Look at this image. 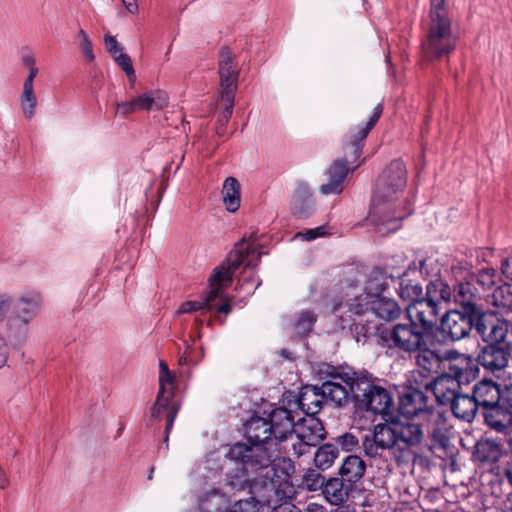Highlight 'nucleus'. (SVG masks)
Instances as JSON below:
<instances>
[{
    "label": "nucleus",
    "instance_id": "f257e3e1",
    "mask_svg": "<svg viewBox=\"0 0 512 512\" xmlns=\"http://www.w3.org/2000/svg\"><path fill=\"white\" fill-rule=\"evenodd\" d=\"M245 434L250 445L236 443L233 445L226 457L241 466L242 476H237L235 480L230 481L232 488H242L245 483L250 481L249 473L257 472L260 469L269 472H275L276 465L282 462L287 469L291 468L289 462L280 456L281 448L274 442L271 435V425L269 420L256 417L252 418L245 425Z\"/></svg>",
    "mask_w": 512,
    "mask_h": 512
},
{
    "label": "nucleus",
    "instance_id": "f03ea898",
    "mask_svg": "<svg viewBox=\"0 0 512 512\" xmlns=\"http://www.w3.org/2000/svg\"><path fill=\"white\" fill-rule=\"evenodd\" d=\"M406 183V167L400 159L393 160L378 178L367 217L377 233L386 235L397 231L410 214L409 201L400 200Z\"/></svg>",
    "mask_w": 512,
    "mask_h": 512
},
{
    "label": "nucleus",
    "instance_id": "7ed1b4c3",
    "mask_svg": "<svg viewBox=\"0 0 512 512\" xmlns=\"http://www.w3.org/2000/svg\"><path fill=\"white\" fill-rule=\"evenodd\" d=\"M334 379H340L349 386L355 407L360 411L387 415L393 404L390 392L374 383L367 372H355L349 367L328 368Z\"/></svg>",
    "mask_w": 512,
    "mask_h": 512
},
{
    "label": "nucleus",
    "instance_id": "20e7f679",
    "mask_svg": "<svg viewBox=\"0 0 512 512\" xmlns=\"http://www.w3.org/2000/svg\"><path fill=\"white\" fill-rule=\"evenodd\" d=\"M259 258L260 253L242 241L236 244L225 261L214 268L209 277L208 301L221 299L222 303L216 307L218 313L227 315L232 311L233 298L223 295V290L231 285L235 271L241 266L254 267Z\"/></svg>",
    "mask_w": 512,
    "mask_h": 512
},
{
    "label": "nucleus",
    "instance_id": "39448f33",
    "mask_svg": "<svg viewBox=\"0 0 512 512\" xmlns=\"http://www.w3.org/2000/svg\"><path fill=\"white\" fill-rule=\"evenodd\" d=\"M448 359V373L437 377L430 386H427L441 405H450L459 393L461 385L469 384L479 372L473 358L469 355L449 351Z\"/></svg>",
    "mask_w": 512,
    "mask_h": 512
},
{
    "label": "nucleus",
    "instance_id": "423d86ee",
    "mask_svg": "<svg viewBox=\"0 0 512 512\" xmlns=\"http://www.w3.org/2000/svg\"><path fill=\"white\" fill-rule=\"evenodd\" d=\"M382 113L381 105H377L373 116L361 127L350 130L347 136V142L344 145V160H336L328 169V182L320 186V192L323 195L340 194L343 191V182L348 174V163L356 161L362 152L363 142L368 133L378 121Z\"/></svg>",
    "mask_w": 512,
    "mask_h": 512
},
{
    "label": "nucleus",
    "instance_id": "0eeeda50",
    "mask_svg": "<svg viewBox=\"0 0 512 512\" xmlns=\"http://www.w3.org/2000/svg\"><path fill=\"white\" fill-rule=\"evenodd\" d=\"M399 411L406 419L425 422L426 432L433 441L445 445L449 430L447 418L440 410L428 406L422 391L412 389L403 393L399 398Z\"/></svg>",
    "mask_w": 512,
    "mask_h": 512
},
{
    "label": "nucleus",
    "instance_id": "6e6552de",
    "mask_svg": "<svg viewBox=\"0 0 512 512\" xmlns=\"http://www.w3.org/2000/svg\"><path fill=\"white\" fill-rule=\"evenodd\" d=\"M430 25L422 43L423 55L427 59L450 54L456 47L458 32L445 7V0H431Z\"/></svg>",
    "mask_w": 512,
    "mask_h": 512
},
{
    "label": "nucleus",
    "instance_id": "1a4fd4ad",
    "mask_svg": "<svg viewBox=\"0 0 512 512\" xmlns=\"http://www.w3.org/2000/svg\"><path fill=\"white\" fill-rule=\"evenodd\" d=\"M328 368L336 367L326 364L320 369V374L328 378L321 387L307 385L300 391L298 406L309 417L321 410L324 400L330 401L336 406H342L348 400V390L341 384L340 379L333 378Z\"/></svg>",
    "mask_w": 512,
    "mask_h": 512
},
{
    "label": "nucleus",
    "instance_id": "9d476101",
    "mask_svg": "<svg viewBox=\"0 0 512 512\" xmlns=\"http://www.w3.org/2000/svg\"><path fill=\"white\" fill-rule=\"evenodd\" d=\"M500 385L492 380L484 379L473 388V396L478 406L483 407L486 423L498 432L507 433V414L499 418L498 406L501 400Z\"/></svg>",
    "mask_w": 512,
    "mask_h": 512
},
{
    "label": "nucleus",
    "instance_id": "9b49d317",
    "mask_svg": "<svg viewBox=\"0 0 512 512\" xmlns=\"http://www.w3.org/2000/svg\"><path fill=\"white\" fill-rule=\"evenodd\" d=\"M396 450L398 458L415 457L425 440L426 426L423 421L395 420Z\"/></svg>",
    "mask_w": 512,
    "mask_h": 512
},
{
    "label": "nucleus",
    "instance_id": "f8f14e48",
    "mask_svg": "<svg viewBox=\"0 0 512 512\" xmlns=\"http://www.w3.org/2000/svg\"><path fill=\"white\" fill-rule=\"evenodd\" d=\"M428 336L427 333L409 322L394 325L386 333L385 340L390 348L412 355V352L420 348Z\"/></svg>",
    "mask_w": 512,
    "mask_h": 512
},
{
    "label": "nucleus",
    "instance_id": "ddd939ff",
    "mask_svg": "<svg viewBox=\"0 0 512 512\" xmlns=\"http://www.w3.org/2000/svg\"><path fill=\"white\" fill-rule=\"evenodd\" d=\"M296 441L292 442L293 454L297 457L307 453L309 447L316 446L325 438V430L318 418L308 416L296 422Z\"/></svg>",
    "mask_w": 512,
    "mask_h": 512
},
{
    "label": "nucleus",
    "instance_id": "4468645a",
    "mask_svg": "<svg viewBox=\"0 0 512 512\" xmlns=\"http://www.w3.org/2000/svg\"><path fill=\"white\" fill-rule=\"evenodd\" d=\"M362 447L365 455L370 458L381 456L388 449L396 453L395 420L375 425L372 434L365 436Z\"/></svg>",
    "mask_w": 512,
    "mask_h": 512
},
{
    "label": "nucleus",
    "instance_id": "2eb2a0df",
    "mask_svg": "<svg viewBox=\"0 0 512 512\" xmlns=\"http://www.w3.org/2000/svg\"><path fill=\"white\" fill-rule=\"evenodd\" d=\"M169 103L168 94L159 89L146 91L130 101L118 102L116 104V113L122 116L138 111L161 110Z\"/></svg>",
    "mask_w": 512,
    "mask_h": 512
},
{
    "label": "nucleus",
    "instance_id": "dca6fc26",
    "mask_svg": "<svg viewBox=\"0 0 512 512\" xmlns=\"http://www.w3.org/2000/svg\"><path fill=\"white\" fill-rule=\"evenodd\" d=\"M475 322L474 312L451 310L441 320V331L451 341H459L470 334Z\"/></svg>",
    "mask_w": 512,
    "mask_h": 512
},
{
    "label": "nucleus",
    "instance_id": "f3484780",
    "mask_svg": "<svg viewBox=\"0 0 512 512\" xmlns=\"http://www.w3.org/2000/svg\"><path fill=\"white\" fill-rule=\"evenodd\" d=\"M239 69L235 63L231 51L223 48L219 56V75L221 86V99H227L231 104V97L237 89Z\"/></svg>",
    "mask_w": 512,
    "mask_h": 512
},
{
    "label": "nucleus",
    "instance_id": "a211bd4d",
    "mask_svg": "<svg viewBox=\"0 0 512 512\" xmlns=\"http://www.w3.org/2000/svg\"><path fill=\"white\" fill-rule=\"evenodd\" d=\"M475 330L487 345L510 344L506 341L508 325L494 315H481L476 319Z\"/></svg>",
    "mask_w": 512,
    "mask_h": 512
},
{
    "label": "nucleus",
    "instance_id": "6ab92c4d",
    "mask_svg": "<svg viewBox=\"0 0 512 512\" xmlns=\"http://www.w3.org/2000/svg\"><path fill=\"white\" fill-rule=\"evenodd\" d=\"M512 354V344L486 345L478 355L481 366L491 372L503 371L509 364Z\"/></svg>",
    "mask_w": 512,
    "mask_h": 512
},
{
    "label": "nucleus",
    "instance_id": "aec40b11",
    "mask_svg": "<svg viewBox=\"0 0 512 512\" xmlns=\"http://www.w3.org/2000/svg\"><path fill=\"white\" fill-rule=\"evenodd\" d=\"M406 313L412 324L429 335L434 326L439 309L431 304V302L420 299L409 304L406 308Z\"/></svg>",
    "mask_w": 512,
    "mask_h": 512
},
{
    "label": "nucleus",
    "instance_id": "412c9836",
    "mask_svg": "<svg viewBox=\"0 0 512 512\" xmlns=\"http://www.w3.org/2000/svg\"><path fill=\"white\" fill-rule=\"evenodd\" d=\"M271 435L274 442H282L292 437L296 422L292 413L285 408H277L270 414Z\"/></svg>",
    "mask_w": 512,
    "mask_h": 512
},
{
    "label": "nucleus",
    "instance_id": "4be33fe9",
    "mask_svg": "<svg viewBox=\"0 0 512 512\" xmlns=\"http://www.w3.org/2000/svg\"><path fill=\"white\" fill-rule=\"evenodd\" d=\"M347 296L351 297L347 299L345 304L340 303L333 308V312L341 318V328H345L346 326L345 320L341 314L343 309L347 308L349 312L360 316L371 310V306L374 305L375 300L368 297L367 294H364V292L360 290H354V287L352 288V293H347Z\"/></svg>",
    "mask_w": 512,
    "mask_h": 512
},
{
    "label": "nucleus",
    "instance_id": "5701e85b",
    "mask_svg": "<svg viewBox=\"0 0 512 512\" xmlns=\"http://www.w3.org/2000/svg\"><path fill=\"white\" fill-rule=\"evenodd\" d=\"M41 305L42 296L39 292H26L18 298L13 312L31 322L36 317Z\"/></svg>",
    "mask_w": 512,
    "mask_h": 512
},
{
    "label": "nucleus",
    "instance_id": "b1692460",
    "mask_svg": "<svg viewBox=\"0 0 512 512\" xmlns=\"http://www.w3.org/2000/svg\"><path fill=\"white\" fill-rule=\"evenodd\" d=\"M351 490V484H346L344 479L331 478L325 483L322 492L328 503L339 506L348 499Z\"/></svg>",
    "mask_w": 512,
    "mask_h": 512
},
{
    "label": "nucleus",
    "instance_id": "393cba45",
    "mask_svg": "<svg viewBox=\"0 0 512 512\" xmlns=\"http://www.w3.org/2000/svg\"><path fill=\"white\" fill-rule=\"evenodd\" d=\"M412 355H414L417 366L425 372H437L440 367L441 356L436 350L430 348L428 339L420 348L413 351Z\"/></svg>",
    "mask_w": 512,
    "mask_h": 512
},
{
    "label": "nucleus",
    "instance_id": "a878e982",
    "mask_svg": "<svg viewBox=\"0 0 512 512\" xmlns=\"http://www.w3.org/2000/svg\"><path fill=\"white\" fill-rule=\"evenodd\" d=\"M503 453L501 441L498 439H482L475 446L474 456L481 463H495Z\"/></svg>",
    "mask_w": 512,
    "mask_h": 512
},
{
    "label": "nucleus",
    "instance_id": "bb28decb",
    "mask_svg": "<svg viewBox=\"0 0 512 512\" xmlns=\"http://www.w3.org/2000/svg\"><path fill=\"white\" fill-rule=\"evenodd\" d=\"M449 406L456 418L467 422H471L475 418L478 409L474 396L460 393Z\"/></svg>",
    "mask_w": 512,
    "mask_h": 512
},
{
    "label": "nucleus",
    "instance_id": "cd10ccee",
    "mask_svg": "<svg viewBox=\"0 0 512 512\" xmlns=\"http://www.w3.org/2000/svg\"><path fill=\"white\" fill-rule=\"evenodd\" d=\"M292 212L302 218L308 216L314 207L311 189L304 184H299L291 200Z\"/></svg>",
    "mask_w": 512,
    "mask_h": 512
},
{
    "label": "nucleus",
    "instance_id": "c85d7f7f",
    "mask_svg": "<svg viewBox=\"0 0 512 512\" xmlns=\"http://www.w3.org/2000/svg\"><path fill=\"white\" fill-rule=\"evenodd\" d=\"M366 464L357 455L347 456L339 470L342 479L351 483L358 482L365 474Z\"/></svg>",
    "mask_w": 512,
    "mask_h": 512
},
{
    "label": "nucleus",
    "instance_id": "c756f323",
    "mask_svg": "<svg viewBox=\"0 0 512 512\" xmlns=\"http://www.w3.org/2000/svg\"><path fill=\"white\" fill-rule=\"evenodd\" d=\"M424 299L439 309L442 303L447 304L452 300V290L443 280L436 279L427 285Z\"/></svg>",
    "mask_w": 512,
    "mask_h": 512
},
{
    "label": "nucleus",
    "instance_id": "7c9ffc66",
    "mask_svg": "<svg viewBox=\"0 0 512 512\" xmlns=\"http://www.w3.org/2000/svg\"><path fill=\"white\" fill-rule=\"evenodd\" d=\"M371 311L376 317L388 322L398 319L402 313L395 300L385 297L375 299Z\"/></svg>",
    "mask_w": 512,
    "mask_h": 512
},
{
    "label": "nucleus",
    "instance_id": "2f4dec72",
    "mask_svg": "<svg viewBox=\"0 0 512 512\" xmlns=\"http://www.w3.org/2000/svg\"><path fill=\"white\" fill-rule=\"evenodd\" d=\"M222 199L225 208L229 212L239 209L241 203L240 183L234 177H227L222 187Z\"/></svg>",
    "mask_w": 512,
    "mask_h": 512
},
{
    "label": "nucleus",
    "instance_id": "473e14b6",
    "mask_svg": "<svg viewBox=\"0 0 512 512\" xmlns=\"http://www.w3.org/2000/svg\"><path fill=\"white\" fill-rule=\"evenodd\" d=\"M452 298L455 303L462 306L465 311L474 312L475 300L477 298L476 288L469 282H461L452 291Z\"/></svg>",
    "mask_w": 512,
    "mask_h": 512
},
{
    "label": "nucleus",
    "instance_id": "72a5a7b5",
    "mask_svg": "<svg viewBox=\"0 0 512 512\" xmlns=\"http://www.w3.org/2000/svg\"><path fill=\"white\" fill-rule=\"evenodd\" d=\"M172 398L169 396L163 395V404L158 403V398L151 410V416L153 418H160L164 412H167V422L165 427V439L164 441L168 442V435L170 430L172 429L175 417L177 415V408L171 403Z\"/></svg>",
    "mask_w": 512,
    "mask_h": 512
},
{
    "label": "nucleus",
    "instance_id": "f704fd0d",
    "mask_svg": "<svg viewBox=\"0 0 512 512\" xmlns=\"http://www.w3.org/2000/svg\"><path fill=\"white\" fill-rule=\"evenodd\" d=\"M387 286L386 278L382 271L374 270L368 277L364 287H354V290H360L368 297L377 299Z\"/></svg>",
    "mask_w": 512,
    "mask_h": 512
},
{
    "label": "nucleus",
    "instance_id": "c9c22d12",
    "mask_svg": "<svg viewBox=\"0 0 512 512\" xmlns=\"http://www.w3.org/2000/svg\"><path fill=\"white\" fill-rule=\"evenodd\" d=\"M175 389V380L173 373L169 370L164 360L159 362V392L158 403L163 404V395L173 397Z\"/></svg>",
    "mask_w": 512,
    "mask_h": 512
},
{
    "label": "nucleus",
    "instance_id": "e433bc0d",
    "mask_svg": "<svg viewBox=\"0 0 512 512\" xmlns=\"http://www.w3.org/2000/svg\"><path fill=\"white\" fill-rule=\"evenodd\" d=\"M20 106L24 116L27 119L34 117L37 107V96L35 93L34 85L23 84L22 92L20 95Z\"/></svg>",
    "mask_w": 512,
    "mask_h": 512
},
{
    "label": "nucleus",
    "instance_id": "4c0bfd02",
    "mask_svg": "<svg viewBox=\"0 0 512 512\" xmlns=\"http://www.w3.org/2000/svg\"><path fill=\"white\" fill-rule=\"evenodd\" d=\"M338 455L339 451L336 446L332 444H325L318 448V450L315 453V465L321 470L328 469L329 467L332 466Z\"/></svg>",
    "mask_w": 512,
    "mask_h": 512
},
{
    "label": "nucleus",
    "instance_id": "58836bf2",
    "mask_svg": "<svg viewBox=\"0 0 512 512\" xmlns=\"http://www.w3.org/2000/svg\"><path fill=\"white\" fill-rule=\"evenodd\" d=\"M31 322L12 312L7 321V332L11 338L24 339Z\"/></svg>",
    "mask_w": 512,
    "mask_h": 512
},
{
    "label": "nucleus",
    "instance_id": "ea45409f",
    "mask_svg": "<svg viewBox=\"0 0 512 512\" xmlns=\"http://www.w3.org/2000/svg\"><path fill=\"white\" fill-rule=\"evenodd\" d=\"M291 465V468L288 470L287 469V466H285L282 462L280 463V465H276L275 467V472L276 474H274L273 471L269 472L268 476H267V473H266V470L264 469H260L258 470L256 473L260 472L261 475L264 477V479L261 481L262 484L264 486L270 484L271 488L274 489L275 486H276V481H275V478L277 479H281L282 476H284V481H287V478L289 477V474L290 472L293 470V465L291 463V461H288ZM252 472H250L249 474H251Z\"/></svg>",
    "mask_w": 512,
    "mask_h": 512
},
{
    "label": "nucleus",
    "instance_id": "a19ab883",
    "mask_svg": "<svg viewBox=\"0 0 512 512\" xmlns=\"http://www.w3.org/2000/svg\"><path fill=\"white\" fill-rule=\"evenodd\" d=\"M214 300L208 301V292L205 294L203 301H186L178 308V314L192 313L195 311H211L217 306L213 304Z\"/></svg>",
    "mask_w": 512,
    "mask_h": 512
},
{
    "label": "nucleus",
    "instance_id": "79ce46f5",
    "mask_svg": "<svg viewBox=\"0 0 512 512\" xmlns=\"http://www.w3.org/2000/svg\"><path fill=\"white\" fill-rule=\"evenodd\" d=\"M501 400L499 401L498 413L499 418H502V413H506L507 418V431L510 429L509 422L511 421L512 413V384L505 385L500 389Z\"/></svg>",
    "mask_w": 512,
    "mask_h": 512
},
{
    "label": "nucleus",
    "instance_id": "37998d69",
    "mask_svg": "<svg viewBox=\"0 0 512 512\" xmlns=\"http://www.w3.org/2000/svg\"><path fill=\"white\" fill-rule=\"evenodd\" d=\"M349 326L357 342L366 341V339L373 336L377 330V325L369 321L365 324L362 322H355Z\"/></svg>",
    "mask_w": 512,
    "mask_h": 512
},
{
    "label": "nucleus",
    "instance_id": "c03bdc74",
    "mask_svg": "<svg viewBox=\"0 0 512 512\" xmlns=\"http://www.w3.org/2000/svg\"><path fill=\"white\" fill-rule=\"evenodd\" d=\"M324 476L315 469H308L302 477V486L309 491L323 490Z\"/></svg>",
    "mask_w": 512,
    "mask_h": 512
},
{
    "label": "nucleus",
    "instance_id": "a18cd8bd",
    "mask_svg": "<svg viewBox=\"0 0 512 512\" xmlns=\"http://www.w3.org/2000/svg\"><path fill=\"white\" fill-rule=\"evenodd\" d=\"M422 286L414 281L402 280L399 287V296L412 302L419 300L418 298L422 295Z\"/></svg>",
    "mask_w": 512,
    "mask_h": 512
},
{
    "label": "nucleus",
    "instance_id": "49530a36",
    "mask_svg": "<svg viewBox=\"0 0 512 512\" xmlns=\"http://www.w3.org/2000/svg\"><path fill=\"white\" fill-rule=\"evenodd\" d=\"M77 40H78L79 48H80L84 58L88 62L94 61L95 56L93 53L92 42H91L88 34L83 29H80L77 32Z\"/></svg>",
    "mask_w": 512,
    "mask_h": 512
},
{
    "label": "nucleus",
    "instance_id": "de8ad7c7",
    "mask_svg": "<svg viewBox=\"0 0 512 512\" xmlns=\"http://www.w3.org/2000/svg\"><path fill=\"white\" fill-rule=\"evenodd\" d=\"M315 319L316 318L312 312H302L295 325L296 333L299 335H307L311 331Z\"/></svg>",
    "mask_w": 512,
    "mask_h": 512
},
{
    "label": "nucleus",
    "instance_id": "09e8293b",
    "mask_svg": "<svg viewBox=\"0 0 512 512\" xmlns=\"http://www.w3.org/2000/svg\"><path fill=\"white\" fill-rule=\"evenodd\" d=\"M229 512H260L259 502L253 497L237 501Z\"/></svg>",
    "mask_w": 512,
    "mask_h": 512
},
{
    "label": "nucleus",
    "instance_id": "8fccbe9b",
    "mask_svg": "<svg viewBox=\"0 0 512 512\" xmlns=\"http://www.w3.org/2000/svg\"><path fill=\"white\" fill-rule=\"evenodd\" d=\"M259 285L260 282H256L255 276L252 273L247 276H243L239 280V289L244 290L246 295L253 294Z\"/></svg>",
    "mask_w": 512,
    "mask_h": 512
},
{
    "label": "nucleus",
    "instance_id": "3c124183",
    "mask_svg": "<svg viewBox=\"0 0 512 512\" xmlns=\"http://www.w3.org/2000/svg\"><path fill=\"white\" fill-rule=\"evenodd\" d=\"M337 443L345 451H352L358 446V439L352 433H345L337 438Z\"/></svg>",
    "mask_w": 512,
    "mask_h": 512
},
{
    "label": "nucleus",
    "instance_id": "603ef678",
    "mask_svg": "<svg viewBox=\"0 0 512 512\" xmlns=\"http://www.w3.org/2000/svg\"><path fill=\"white\" fill-rule=\"evenodd\" d=\"M104 45L107 52L111 55L112 58L116 57L118 53L123 52V48L119 45L116 38L109 33L104 35Z\"/></svg>",
    "mask_w": 512,
    "mask_h": 512
},
{
    "label": "nucleus",
    "instance_id": "864d4df0",
    "mask_svg": "<svg viewBox=\"0 0 512 512\" xmlns=\"http://www.w3.org/2000/svg\"><path fill=\"white\" fill-rule=\"evenodd\" d=\"M495 270L491 268L483 269L478 274V282L484 287H491L494 284Z\"/></svg>",
    "mask_w": 512,
    "mask_h": 512
},
{
    "label": "nucleus",
    "instance_id": "5fc2aeb1",
    "mask_svg": "<svg viewBox=\"0 0 512 512\" xmlns=\"http://www.w3.org/2000/svg\"><path fill=\"white\" fill-rule=\"evenodd\" d=\"M323 235H325V229L323 226H319L313 229H308L304 232H299L297 234V237H300L301 239L306 241H312Z\"/></svg>",
    "mask_w": 512,
    "mask_h": 512
},
{
    "label": "nucleus",
    "instance_id": "6e6d98bb",
    "mask_svg": "<svg viewBox=\"0 0 512 512\" xmlns=\"http://www.w3.org/2000/svg\"><path fill=\"white\" fill-rule=\"evenodd\" d=\"M113 60L125 72V74L134 69L131 58L124 52L118 53V55H116Z\"/></svg>",
    "mask_w": 512,
    "mask_h": 512
},
{
    "label": "nucleus",
    "instance_id": "4d7b16f0",
    "mask_svg": "<svg viewBox=\"0 0 512 512\" xmlns=\"http://www.w3.org/2000/svg\"><path fill=\"white\" fill-rule=\"evenodd\" d=\"M224 105V111L222 112L219 122L222 126H224L230 119L232 112H233V105H234V97H231V104L229 105V102L227 99H221Z\"/></svg>",
    "mask_w": 512,
    "mask_h": 512
},
{
    "label": "nucleus",
    "instance_id": "13d9d810",
    "mask_svg": "<svg viewBox=\"0 0 512 512\" xmlns=\"http://www.w3.org/2000/svg\"><path fill=\"white\" fill-rule=\"evenodd\" d=\"M11 307V299L6 295L0 296V322L6 317Z\"/></svg>",
    "mask_w": 512,
    "mask_h": 512
},
{
    "label": "nucleus",
    "instance_id": "bf43d9fd",
    "mask_svg": "<svg viewBox=\"0 0 512 512\" xmlns=\"http://www.w3.org/2000/svg\"><path fill=\"white\" fill-rule=\"evenodd\" d=\"M9 348L6 343V340L2 335H0V368L3 367L8 358Z\"/></svg>",
    "mask_w": 512,
    "mask_h": 512
},
{
    "label": "nucleus",
    "instance_id": "052dcab7",
    "mask_svg": "<svg viewBox=\"0 0 512 512\" xmlns=\"http://www.w3.org/2000/svg\"><path fill=\"white\" fill-rule=\"evenodd\" d=\"M272 512H301V510L290 502H284L274 507Z\"/></svg>",
    "mask_w": 512,
    "mask_h": 512
},
{
    "label": "nucleus",
    "instance_id": "680f3d73",
    "mask_svg": "<svg viewBox=\"0 0 512 512\" xmlns=\"http://www.w3.org/2000/svg\"><path fill=\"white\" fill-rule=\"evenodd\" d=\"M501 271L507 280L512 281V258H507L503 260L501 265Z\"/></svg>",
    "mask_w": 512,
    "mask_h": 512
},
{
    "label": "nucleus",
    "instance_id": "e2e57ef3",
    "mask_svg": "<svg viewBox=\"0 0 512 512\" xmlns=\"http://www.w3.org/2000/svg\"><path fill=\"white\" fill-rule=\"evenodd\" d=\"M121 2L129 13L136 14L138 12L137 0H121Z\"/></svg>",
    "mask_w": 512,
    "mask_h": 512
},
{
    "label": "nucleus",
    "instance_id": "0e129e2a",
    "mask_svg": "<svg viewBox=\"0 0 512 512\" xmlns=\"http://www.w3.org/2000/svg\"><path fill=\"white\" fill-rule=\"evenodd\" d=\"M28 69H29V73H28V76L26 77V79L24 80L23 84L34 85V80L39 73V69L37 68V66L28 68Z\"/></svg>",
    "mask_w": 512,
    "mask_h": 512
},
{
    "label": "nucleus",
    "instance_id": "69168bd1",
    "mask_svg": "<svg viewBox=\"0 0 512 512\" xmlns=\"http://www.w3.org/2000/svg\"><path fill=\"white\" fill-rule=\"evenodd\" d=\"M22 63L27 68L36 67V59L33 54L29 53L22 57Z\"/></svg>",
    "mask_w": 512,
    "mask_h": 512
},
{
    "label": "nucleus",
    "instance_id": "338daca9",
    "mask_svg": "<svg viewBox=\"0 0 512 512\" xmlns=\"http://www.w3.org/2000/svg\"><path fill=\"white\" fill-rule=\"evenodd\" d=\"M306 512H327L323 505L318 503H309L306 507Z\"/></svg>",
    "mask_w": 512,
    "mask_h": 512
},
{
    "label": "nucleus",
    "instance_id": "774afa93",
    "mask_svg": "<svg viewBox=\"0 0 512 512\" xmlns=\"http://www.w3.org/2000/svg\"><path fill=\"white\" fill-rule=\"evenodd\" d=\"M505 476L508 482L512 485V460L509 461L505 468Z\"/></svg>",
    "mask_w": 512,
    "mask_h": 512
}]
</instances>
